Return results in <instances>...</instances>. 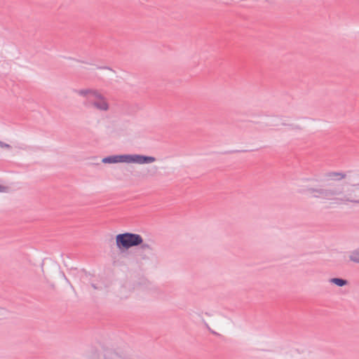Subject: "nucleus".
<instances>
[{
	"mask_svg": "<svg viewBox=\"0 0 359 359\" xmlns=\"http://www.w3.org/2000/svg\"><path fill=\"white\" fill-rule=\"evenodd\" d=\"M6 191V187L0 185V192H4Z\"/></svg>",
	"mask_w": 359,
	"mask_h": 359,
	"instance_id": "obj_8",
	"label": "nucleus"
},
{
	"mask_svg": "<svg viewBox=\"0 0 359 359\" xmlns=\"http://www.w3.org/2000/svg\"><path fill=\"white\" fill-rule=\"evenodd\" d=\"M79 95L85 97L97 110L107 111L109 109V104L107 100L97 90H82L79 91Z\"/></svg>",
	"mask_w": 359,
	"mask_h": 359,
	"instance_id": "obj_3",
	"label": "nucleus"
},
{
	"mask_svg": "<svg viewBox=\"0 0 359 359\" xmlns=\"http://www.w3.org/2000/svg\"><path fill=\"white\" fill-rule=\"evenodd\" d=\"M330 282L333 284H335L337 286H339V287H342V286L346 285V283H347L346 280L341 279V278H332L330 280Z\"/></svg>",
	"mask_w": 359,
	"mask_h": 359,
	"instance_id": "obj_6",
	"label": "nucleus"
},
{
	"mask_svg": "<svg viewBox=\"0 0 359 359\" xmlns=\"http://www.w3.org/2000/svg\"><path fill=\"white\" fill-rule=\"evenodd\" d=\"M315 196L320 198L326 206L359 203V184L350 187L335 186L329 189L316 191Z\"/></svg>",
	"mask_w": 359,
	"mask_h": 359,
	"instance_id": "obj_1",
	"label": "nucleus"
},
{
	"mask_svg": "<svg viewBox=\"0 0 359 359\" xmlns=\"http://www.w3.org/2000/svg\"><path fill=\"white\" fill-rule=\"evenodd\" d=\"M0 148H2V149H10L11 146L9 144H6V143L0 141Z\"/></svg>",
	"mask_w": 359,
	"mask_h": 359,
	"instance_id": "obj_7",
	"label": "nucleus"
},
{
	"mask_svg": "<svg viewBox=\"0 0 359 359\" xmlns=\"http://www.w3.org/2000/svg\"><path fill=\"white\" fill-rule=\"evenodd\" d=\"M115 240L116 247L121 250H128L143 243V238L140 235L132 233L118 234L116 236Z\"/></svg>",
	"mask_w": 359,
	"mask_h": 359,
	"instance_id": "obj_4",
	"label": "nucleus"
},
{
	"mask_svg": "<svg viewBox=\"0 0 359 359\" xmlns=\"http://www.w3.org/2000/svg\"><path fill=\"white\" fill-rule=\"evenodd\" d=\"M102 161L104 163H126L147 164L154 163L156 161V158L153 156H147L139 154H124L108 156L104 158Z\"/></svg>",
	"mask_w": 359,
	"mask_h": 359,
	"instance_id": "obj_2",
	"label": "nucleus"
},
{
	"mask_svg": "<svg viewBox=\"0 0 359 359\" xmlns=\"http://www.w3.org/2000/svg\"><path fill=\"white\" fill-rule=\"evenodd\" d=\"M349 259L353 262L359 263V248L352 251L350 253Z\"/></svg>",
	"mask_w": 359,
	"mask_h": 359,
	"instance_id": "obj_5",
	"label": "nucleus"
}]
</instances>
